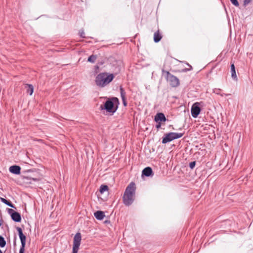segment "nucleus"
Listing matches in <instances>:
<instances>
[{"label":"nucleus","instance_id":"obj_1","mask_svg":"<svg viewBox=\"0 0 253 253\" xmlns=\"http://www.w3.org/2000/svg\"><path fill=\"white\" fill-rule=\"evenodd\" d=\"M114 77L115 76L113 74L107 72L100 73L97 75L95 77V84L99 87H104L113 80Z\"/></svg>","mask_w":253,"mask_h":253},{"label":"nucleus","instance_id":"obj_2","mask_svg":"<svg viewBox=\"0 0 253 253\" xmlns=\"http://www.w3.org/2000/svg\"><path fill=\"white\" fill-rule=\"evenodd\" d=\"M135 186L131 182L126 187L123 197V202L126 206L130 205L134 200Z\"/></svg>","mask_w":253,"mask_h":253},{"label":"nucleus","instance_id":"obj_3","mask_svg":"<svg viewBox=\"0 0 253 253\" xmlns=\"http://www.w3.org/2000/svg\"><path fill=\"white\" fill-rule=\"evenodd\" d=\"M100 108L102 110L105 109L108 113L113 114L117 109V106H115L113 100H107L104 105H101Z\"/></svg>","mask_w":253,"mask_h":253},{"label":"nucleus","instance_id":"obj_4","mask_svg":"<svg viewBox=\"0 0 253 253\" xmlns=\"http://www.w3.org/2000/svg\"><path fill=\"white\" fill-rule=\"evenodd\" d=\"M163 72L166 74L167 80L171 86L176 87L179 85V81L177 77L171 74L168 71H165L163 70Z\"/></svg>","mask_w":253,"mask_h":253},{"label":"nucleus","instance_id":"obj_5","mask_svg":"<svg viewBox=\"0 0 253 253\" xmlns=\"http://www.w3.org/2000/svg\"><path fill=\"white\" fill-rule=\"evenodd\" d=\"M183 136V133H176V132H169L165 135L163 138L162 143L164 144L170 142L175 139H177Z\"/></svg>","mask_w":253,"mask_h":253},{"label":"nucleus","instance_id":"obj_6","mask_svg":"<svg viewBox=\"0 0 253 253\" xmlns=\"http://www.w3.org/2000/svg\"><path fill=\"white\" fill-rule=\"evenodd\" d=\"M82 236L80 233H77L74 237L72 253H78L81 245Z\"/></svg>","mask_w":253,"mask_h":253},{"label":"nucleus","instance_id":"obj_7","mask_svg":"<svg viewBox=\"0 0 253 253\" xmlns=\"http://www.w3.org/2000/svg\"><path fill=\"white\" fill-rule=\"evenodd\" d=\"M17 231L21 242V247L20 249L19 253H24L26 245V236L23 234L21 228L18 227Z\"/></svg>","mask_w":253,"mask_h":253},{"label":"nucleus","instance_id":"obj_8","mask_svg":"<svg viewBox=\"0 0 253 253\" xmlns=\"http://www.w3.org/2000/svg\"><path fill=\"white\" fill-rule=\"evenodd\" d=\"M200 103L196 102L191 107V115L193 118H197L201 112V109L199 107Z\"/></svg>","mask_w":253,"mask_h":253},{"label":"nucleus","instance_id":"obj_9","mask_svg":"<svg viewBox=\"0 0 253 253\" xmlns=\"http://www.w3.org/2000/svg\"><path fill=\"white\" fill-rule=\"evenodd\" d=\"M155 121L157 123L161 122H166V118L164 114L162 113H157L155 116Z\"/></svg>","mask_w":253,"mask_h":253},{"label":"nucleus","instance_id":"obj_10","mask_svg":"<svg viewBox=\"0 0 253 253\" xmlns=\"http://www.w3.org/2000/svg\"><path fill=\"white\" fill-rule=\"evenodd\" d=\"M9 170L12 173L19 174L20 173L21 168L18 166H12L10 167Z\"/></svg>","mask_w":253,"mask_h":253},{"label":"nucleus","instance_id":"obj_11","mask_svg":"<svg viewBox=\"0 0 253 253\" xmlns=\"http://www.w3.org/2000/svg\"><path fill=\"white\" fill-rule=\"evenodd\" d=\"M12 219L15 222H20L21 220L20 214L15 211H13L11 214Z\"/></svg>","mask_w":253,"mask_h":253},{"label":"nucleus","instance_id":"obj_12","mask_svg":"<svg viewBox=\"0 0 253 253\" xmlns=\"http://www.w3.org/2000/svg\"><path fill=\"white\" fill-rule=\"evenodd\" d=\"M95 218L98 220H102L105 217L104 213L102 211H97L94 213Z\"/></svg>","mask_w":253,"mask_h":253},{"label":"nucleus","instance_id":"obj_13","mask_svg":"<svg viewBox=\"0 0 253 253\" xmlns=\"http://www.w3.org/2000/svg\"><path fill=\"white\" fill-rule=\"evenodd\" d=\"M152 173V169L150 167L145 168L142 171V174L146 176H149Z\"/></svg>","mask_w":253,"mask_h":253},{"label":"nucleus","instance_id":"obj_14","mask_svg":"<svg viewBox=\"0 0 253 253\" xmlns=\"http://www.w3.org/2000/svg\"><path fill=\"white\" fill-rule=\"evenodd\" d=\"M231 72L232 78L235 80H237V77L236 74L235 67L234 64L231 65Z\"/></svg>","mask_w":253,"mask_h":253},{"label":"nucleus","instance_id":"obj_15","mask_svg":"<svg viewBox=\"0 0 253 253\" xmlns=\"http://www.w3.org/2000/svg\"><path fill=\"white\" fill-rule=\"evenodd\" d=\"M162 39L161 35L159 34V31L156 32L154 33V40L155 42H159Z\"/></svg>","mask_w":253,"mask_h":253},{"label":"nucleus","instance_id":"obj_16","mask_svg":"<svg viewBox=\"0 0 253 253\" xmlns=\"http://www.w3.org/2000/svg\"><path fill=\"white\" fill-rule=\"evenodd\" d=\"M25 87L27 88V92L29 93L30 95H31L33 94V91H34V87H33V85L31 84H26L25 85Z\"/></svg>","mask_w":253,"mask_h":253},{"label":"nucleus","instance_id":"obj_17","mask_svg":"<svg viewBox=\"0 0 253 253\" xmlns=\"http://www.w3.org/2000/svg\"><path fill=\"white\" fill-rule=\"evenodd\" d=\"M108 187L107 185H102L100 187L99 191L101 193H103L106 191H108Z\"/></svg>","mask_w":253,"mask_h":253},{"label":"nucleus","instance_id":"obj_18","mask_svg":"<svg viewBox=\"0 0 253 253\" xmlns=\"http://www.w3.org/2000/svg\"><path fill=\"white\" fill-rule=\"evenodd\" d=\"M96 58V55H92L88 57L87 61L90 63H93L95 62Z\"/></svg>","mask_w":253,"mask_h":253},{"label":"nucleus","instance_id":"obj_19","mask_svg":"<svg viewBox=\"0 0 253 253\" xmlns=\"http://www.w3.org/2000/svg\"><path fill=\"white\" fill-rule=\"evenodd\" d=\"M0 200H1V202H2L3 203L6 204L7 205L9 206V207H12V208L14 207L13 205L11 203H10L8 201H7L6 199L2 198H0Z\"/></svg>","mask_w":253,"mask_h":253},{"label":"nucleus","instance_id":"obj_20","mask_svg":"<svg viewBox=\"0 0 253 253\" xmlns=\"http://www.w3.org/2000/svg\"><path fill=\"white\" fill-rule=\"evenodd\" d=\"M6 244V242L4 239V238L1 236H0V247H3L5 246Z\"/></svg>","mask_w":253,"mask_h":253},{"label":"nucleus","instance_id":"obj_21","mask_svg":"<svg viewBox=\"0 0 253 253\" xmlns=\"http://www.w3.org/2000/svg\"><path fill=\"white\" fill-rule=\"evenodd\" d=\"M120 91L122 99V100H124V99H126V92L125 91L124 89L122 87L120 88Z\"/></svg>","mask_w":253,"mask_h":253},{"label":"nucleus","instance_id":"obj_22","mask_svg":"<svg viewBox=\"0 0 253 253\" xmlns=\"http://www.w3.org/2000/svg\"><path fill=\"white\" fill-rule=\"evenodd\" d=\"M231 2L235 6H239V3L237 0H230Z\"/></svg>","mask_w":253,"mask_h":253},{"label":"nucleus","instance_id":"obj_23","mask_svg":"<svg viewBox=\"0 0 253 253\" xmlns=\"http://www.w3.org/2000/svg\"><path fill=\"white\" fill-rule=\"evenodd\" d=\"M195 165H196V162H191L190 164H189V167L191 169H193L195 166Z\"/></svg>","mask_w":253,"mask_h":253},{"label":"nucleus","instance_id":"obj_24","mask_svg":"<svg viewBox=\"0 0 253 253\" xmlns=\"http://www.w3.org/2000/svg\"><path fill=\"white\" fill-rule=\"evenodd\" d=\"M80 36L82 38H84V32L83 31H80L79 33Z\"/></svg>","mask_w":253,"mask_h":253},{"label":"nucleus","instance_id":"obj_25","mask_svg":"<svg viewBox=\"0 0 253 253\" xmlns=\"http://www.w3.org/2000/svg\"><path fill=\"white\" fill-rule=\"evenodd\" d=\"M161 126V123L160 122H159L158 124L156 125V128L158 129V128H160Z\"/></svg>","mask_w":253,"mask_h":253},{"label":"nucleus","instance_id":"obj_26","mask_svg":"<svg viewBox=\"0 0 253 253\" xmlns=\"http://www.w3.org/2000/svg\"><path fill=\"white\" fill-rule=\"evenodd\" d=\"M123 104L125 106H126V99H124V100H123Z\"/></svg>","mask_w":253,"mask_h":253},{"label":"nucleus","instance_id":"obj_27","mask_svg":"<svg viewBox=\"0 0 253 253\" xmlns=\"http://www.w3.org/2000/svg\"><path fill=\"white\" fill-rule=\"evenodd\" d=\"M113 100H117V98H113Z\"/></svg>","mask_w":253,"mask_h":253},{"label":"nucleus","instance_id":"obj_28","mask_svg":"<svg viewBox=\"0 0 253 253\" xmlns=\"http://www.w3.org/2000/svg\"><path fill=\"white\" fill-rule=\"evenodd\" d=\"M33 180H34V181H36V180H37V179H36L33 178Z\"/></svg>","mask_w":253,"mask_h":253},{"label":"nucleus","instance_id":"obj_29","mask_svg":"<svg viewBox=\"0 0 253 253\" xmlns=\"http://www.w3.org/2000/svg\"><path fill=\"white\" fill-rule=\"evenodd\" d=\"M0 253H2V252H1V251L0 250Z\"/></svg>","mask_w":253,"mask_h":253}]
</instances>
